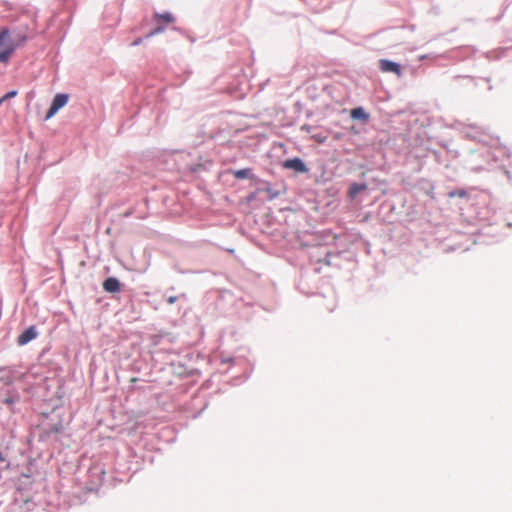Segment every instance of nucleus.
I'll list each match as a JSON object with an SVG mask.
<instances>
[{"label": "nucleus", "instance_id": "obj_1", "mask_svg": "<svg viewBox=\"0 0 512 512\" xmlns=\"http://www.w3.org/2000/svg\"><path fill=\"white\" fill-rule=\"evenodd\" d=\"M16 46L10 38L7 28L0 29V62L6 63L13 54Z\"/></svg>", "mask_w": 512, "mask_h": 512}, {"label": "nucleus", "instance_id": "obj_2", "mask_svg": "<svg viewBox=\"0 0 512 512\" xmlns=\"http://www.w3.org/2000/svg\"><path fill=\"white\" fill-rule=\"evenodd\" d=\"M69 96L67 94L58 93L55 95L50 108L48 109L45 120L52 118L61 108L68 103Z\"/></svg>", "mask_w": 512, "mask_h": 512}, {"label": "nucleus", "instance_id": "obj_3", "mask_svg": "<svg viewBox=\"0 0 512 512\" xmlns=\"http://www.w3.org/2000/svg\"><path fill=\"white\" fill-rule=\"evenodd\" d=\"M283 167L285 169H292L300 173L308 172V168L300 158L287 159L283 162Z\"/></svg>", "mask_w": 512, "mask_h": 512}, {"label": "nucleus", "instance_id": "obj_4", "mask_svg": "<svg viewBox=\"0 0 512 512\" xmlns=\"http://www.w3.org/2000/svg\"><path fill=\"white\" fill-rule=\"evenodd\" d=\"M379 67L382 72L394 73L397 76H401V67L399 64L390 60L382 59L379 61Z\"/></svg>", "mask_w": 512, "mask_h": 512}, {"label": "nucleus", "instance_id": "obj_5", "mask_svg": "<svg viewBox=\"0 0 512 512\" xmlns=\"http://www.w3.org/2000/svg\"><path fill=\"white\" fill-rule=\"evenodd\" d=\"M37 337V331L34 326H30L25 331H23L22 334L19 335L17 339V343L19 345H26L31 340L35 339Z\"/></svg>", "mask_w": 512, "mask_h": 512}, {"label": "nucleus", "instance_id": "obj_6", "mask_svg": "<svg viewBox=\"0 0 512 512\" xmlns=\"http://www.w3.org/2000/svg\"><path fill=\"white\" fill-rule=\"evenodd\" d=\"M103 289L109 293H117L121 290V285L115 277H109L103 282Z\"/></svg>", "mask_w": 512, "mask_h": 512}, {"label": "nucleus", "instance_id": "obj_7", "mask_svg": "<svg viewBox=\"0 0 512 512\" xmlns=\"http://www.w3.org/2000/svg\"><path fill=\"white\" fill-rule=\"evenodd\" d=\"M367 185L365 183L359 184V183H353L349 190H348V196L351 199H354L359 193L367 190Z\"/></svg>", "mask_w": 512, "mask_h": 512}, {"label": "nucleus", "instance_id": "obj_8", "mask_svg": "<svg viewBox=\"0 0 512 512\" xmlns=\"http://www.w3.org/2000/svg\"><path fill=\"white\" fill-rule=\"evenodd\" d=\"M351 117L353 119L368 120V114L365 113L364 109L359 107L351 110Z\"/></svg>", "mask_w": 512, "mask_h": 512}, {"label": "nucleus", "instance_id": "obj_9", "mask_svg": "<svg viewBox=\"0 0 512 512\" xmlns=\"http://www.w3.org/2000/svg\"><path fill=\"white\" fill-rule=\"evenodd\" d=\"M250 172H251L250 168L239 169V170H235L233 172V175L237 179H245V178L249 177Z\"/></svg>", "mask_w": 512, "mask_h": 512}, {"label": "nucleus", "instance_id": "obj_10", "mask_svg": "<svg viewBox=\"0 0 512 512\" xmlns=\"http://www.w3.org/2000/svg\"><path fill=\"white\" fill-rule=\"evenodd\" d=\"M156 17L158 19H161V20L165 21L166 23H171V22L174 21V17L170 13L156 14Z\"/></svg>", "mask_w": 512, "mask_h": 512}, {"label": "nucleus", "instance_id": "obj_11", "mask_svg": "<svg viewBox=\"0 0 512 512\" xmlns=\"http://www.w3.org/2000/svg\"><path fill=\"white\" fill-rule=\"evenodd\" d=\"M311 138L319 144H322L327 140V136L321 134H314L311 136Z\"/></svg>", "mask_w": 512, "mask_h": 512}, {"label": "nucleus", "instance_id": "obj_12", "mask_svg": "<svg viewBox=\"0 0 512 512\" xmlns=\"http://www.w3.org/2000/svg\"><path fill=\"white\" fill-rule=\"evenodd\" d=\"M17 93L18 92L16 90H12V91L6 93L4 96H2V100L6 101L7 99L13 98L17 95Z\"/></svg>", "mask_w": 512, "mask_h": 512}, {"label": "nucleus", "instance_id": "obj_13", "mask_svg": "<svg viewBox=\"0 0 512 512\" xmlns=\"http://www.w3.org/2000/svg\"><path fill=\"white\" fill-rule=\"evenodd\" d=\"M163 30H164V29H163L162 27H158V28H156L154 31H152L151 33H149V35H148V36H153V35H155V34H157V33L162 32Z\"/></svg>", "mask_w": 512, "mask_h": 512}, {"label": "nucleus", "instance_id": "obj_14", "mask_svg": "<svg viewBox=\"0 0 512 512\" xmlns=\"http://www.w3.org/2000/svg\"><path fill=\"white\" fill-rule=\"evenodd\" d=\"M178 297L177 296H170L168 299H167V302L169 304H174L176 301H177Z\"/></svg>", "mask_w": 512, "mask_h": 512}, {"label": "nucleus", "instance_id": "obj_15", "mask_svg": "<svg viewBox=\"0 0 512 512\" xmlns=\"http://www.w3.org/2000/svg\"><path fill=\"white\" fill-rule=\"evenodd\" d=\"M4 402L8 405L12 404L14 402V399L12 397H8L4 400Z\"/></svg>", "mask_w": 512, "mask_h": 512}, {"label": "nucleus", "instance_id": "obj_16", "mask_svg": "<svg viewBox=\"0 0 512 512\" xmlns=\"http://www.w3.org/2000/svg\"><path fill=\"white\" fill-rule=\"evenodd\" d=\"M141 43V39L135 40L132 45H139Z\"/></svg>", "mask_w": 512, "mask_h": 512}]
</instances>
